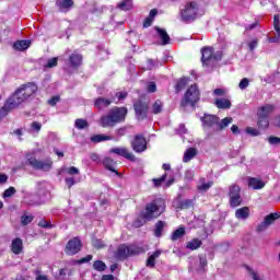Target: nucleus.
Instances as JSON below:
<instances>
[{"label":"nucleus","mask_w":280,"mask_h":280,"mask_svg":"<svg viewBox=\"0 0 280 280\" xmlns=\"http://www.w3.org/2000/svg\"><path fill=\"white\" fill-rule=\"evenodd\" d=\"M38 91V86L35 83H26L15 90V92L7 100L4 106L0 109V121L8 117L10 110L19 108L21 104H25Z\"/></svg>","instance_id":"obj_1"},{"label":"nucleus","mask_w":280,"mask_h":280,"mask_svg":"<svg viewBox=\"0 0 280 280\" xmlns=\"http://www.w3.org/2000/svg\"><path fill=\"white\" fill-rule=\"evenodd\" d=\"M126 115H128V108L126 107H114L107 115L101 117L102 128H113L116 124L126 121Z\"/></svg>","instance_id":"obj_2"},{"label":"nucleus","mask_w":280,"mask_h":280,"mask_svg":"<svg viewBox=\"0 0 280 280\" xmlns=\"http://www.w3.org/2000/svg\"><path fill=\"white\" fill-rule=\"evenodd\" d=\"M205 11L196 1L187 2L185 8L180 11V19L184 23H192L198 16H202Z\"/></svg>","instance_id":"obj_3"},{"label":"nucleus","mask_w":280,"mask_h":280,"mask_svg":"<svg viewBox=\"0 0 280 280\" xmlns=\"http://www.w3.org/2000/svg\"><path fill=\"white\" fill-rule=\"evenodd\" d=\"M25 165H28L38 172H51V168L54 167V161H51V159L38 160L36 156H34V154L26 153Z\"/></svg>","instance_id":"obj_4"},{"label":"nucleus","mask_w":280,"mask_h":280,"mask_svg":"<svg viewBox=\"0 0 280 280\" xmlns=\"http://www.w3.org/2000/svg\"><path fill=\"white\" fill-rule=\"evenodd\" d=\"M198 102H200V90L198 89L197 84H192L185 92L180 106L182 108H186V106L196 108V104H198Z\"/></svg>","instance_id":"obj_5"},{"label":"nucleus","mask_w":280,"mask_h":280,"mask_svg":"<svg viewBox=\"0 0 280 280\" xmlns=\"http://www.w3.org/2000/svg\"><path fill=\"white\" fill-rule=\"evenodd\" d=\"M202 128L206 132H218L219 117L215 115L205 114L201 118Z\"/></svg>","instance_id":"obj_6"},{"label":"nucleus","mask_w":280,"mask_h":280,"mask_svg":"<svg viewBox=\"0 0 280 280\" xmlns=\"http://www.w3.org/2000/svg\"><path fill=\"white\" fill-rule=\"evenodd\" d=\"M161 213H163V209L161 210V207H159L156 202H151L145 206V209L142 212V218L150 222L151 220L159 218Z\"/></svg>","instance_id":"obj_7"},{"label":"nucleus","mask_w":280,"mask_h":280,"mask_svg":"<svg viewBox=\"0 0 280 280\" xmlns=\"http://www.w3.org/2000/svg\"><path fill=\"white\" fill-rule=\"evenodd\" d=\"M242 188H240L238 185H231L230 186V205L231 207H240L242 205V195H241Z\"/></svg>","instance_id":"obj_8"},{"label":"nucleus","mask_w":280,"mask_h":280,"mask_svg":"<svg viewBox=\"0 0 280 280\" xmlns=\"http://www.w3.org/2000/svg\"><path fill=\"white\" fill-rule=\"evenodd\" d=\"M131 148L137 153L145 152V150H148V142L143 136L138 135L132 140Z\"/></svg>","instance_id":"obj_9"},{"label":"nucleus","mask_w":280,"mask_h":280,"mask_svg":"<svg viewBox=\"0 0 280 280\" xmlns=\"http://www.w3.org/2000/svg\"><path fill=\"white\" fill-rule=\"evenodd\" d=\"M81 249H82V242L78 237L70 240L66 245L67 255H78V253H80Z\"/></svg>","instance_id":"obj_10"},{"label":"nucleus","mask_w":280,"mask_h":280,"mask_svg":"<svg viewBox=\"0 0 280 280\" xmlns=\"http://www.w3.org/2000/svg\"><path fill=\"white\" fill-rule=\"evenodd\" d=\"M137 119H145L148 117V103L138 101L133 104Z\"/></svg>","instance_id":"obj_11"},{"label":"nucleus","mask_w":280,"mask_h":280,"mask_svg":"<svg viewBox=\"0 0 280 280\" xmlns=\"http://www.w3.org/2000/svg\"><path fill=\"white\" fill-rule=\"evenodd\" d=\"M112 154H117V156H122L124 159H127L128 161H136L135 154H132L128 149L124 147H117L109 150Z\"/></svg>","instance_id":"obj_12"},{"label":"nucleus","mask_w":280,"mask_h":280,"mask_svg":"<svg viewBox=\"0 0 280 280\" xmlns=\"http://www.w3.org/2000/svg\"><path fill=\"white\" fill-rule=\"evenodd\" d=\"M280 215L279 213H271L269 215H267L264 220V222H261L258 228L257 231L258 233H262V231H266V229H268V226H270V224L275 223V220H279Z\"/></svg>","instance_id":"obj_13"},{"label":"nucleus","mask_w":280,"mask_h":280,"mask_svg":"<svg viewBox=\"0 0 280 280\" xmlns=\"http://www.w3.org/2000/svg\"><path fill=\"white\" fill-rule=\"evenodd\" d=\"M201 61L206 66L213 65V48L212 47H203L201 49Z\"/></svg>","instance_id":"obj_14"},{"label":"nucleus","mask_w":280,"mask_h":280,"mask_svg":"<svg viewBox=\"0 0 280 280\" xmlns=\"http://www.w3.org/2000/svg\"><path fill=\"white\" fill-rule=\"evenodd\" d=\"M113 102H115V97H112V98L97 97L96 100H94V106L98 110H104V108H108L113 104Z\"/></svg>","instance_id":"obj_15"},{"label":"nucleus","mask_w":280,"mask_h":280,"mask_svg":"<svg viewBox=\"0 0 280 280\" xmlns=\"http://www.w3.org/2000/svg\"><path fill=\"white\" fill-rule=\"evenodd\" d=\"M114 257L119 261H124V259H128L130 257V253L127 245L118 246L117 250L114 254Z\"/></svg>","instance_id":"obj_16"},{"label":"nucleus","mask_w":280,"mask_h":280,"mask_svg":"<svg viewBox=\"0 0 280 280\" xmlns=\"http://www.w3.org/2000/svg\"><path fill=\"white\" fill-rule=\"evenodd\" d=\"M213 187V182H207L205 177L199 178L197 190L199 194H206L207 190Z\"/></svg>","instance_id":"obj_17"},{"label":"nucleus","mask_w":280,"mask_h":280,"mask_svg":"<svg viewBox=\"0 0 280 280\" xmlns=\"http://www.w3.org/2000/svg\"><path fill=\"white\" fill-rule=\"evenodd\" d=\"M248 187H250L252 189H264V187H266V183L260 178L249 177Z\"/></svg>","instance_id":"obj_18"},{"label":"nucleus","mask_w":280,"mask_h":280,"mask_svg":"<svg viewBox=\"0 0 280 280\" xmlns=\"http://www.w3.org/2000/svg\"><path fill=\"white\" fill-rule=\"evenodd\" d=\"M11 250L14 255H21L23 253V240L14 238L11 243Z\"/></svg>","instance_id":"obj_19"},{"label":"nucleus","mask_w":280,"mask_h":280,"mask_svg":"<svg viewBox=\"0 0 280 280\" xmlns=\"http://www.w3.org/2000/svg\"><path fill=\"white\" fill-rule=\"evenodd\" d=\"M69 62H70V67H72V69H78V67H80L82 65V55H80L78 52L71 54L69 57Z\"/></svg>","instance_id":"obj_20"},{"label":"nucleus","mask_w":280,"mask_h":280,"mask_svg":"<svg viewBox=\"0 0 280 280\" xmlns=\"http://www.w3.org/2000/svg\"><path fill=\"white\" fill-rule=\"evenodd\" d=\"M56 5L59 8L60 12H68L73 8V0H57Z\"/></svg>","instance_id":"obj_21"},{"label":"nucleus","mask_w":280,"mask_h":280,"mask_svg":"<svg viewBox=\"0 0 280 280\" xmlns=\"http://www.w3.org/2000/svg\"><path fill=\"white\" fill-rule=\"evenodd\" d=\"M214 104L217 108H220L221 110H229V108H231V100L229 98H217Z\"/></svg>","instance_id":"obj_22"},{"label":"nucleus","mask_w":280,"mask_h":280,"mask_svg":"<svg viewBox=\"0 0 280 280\" xmlns=\"http://www.w3.org/2000/svg\"><path fill=\"white\" fill-rule=\"evenodd\" d=\"M155 31L158 32V35L162 40V45H170L171 38H170V35L167 34V31L159 26H155Z\"/></svg>","instance_id":"obj_23"},{"label":"nucleus","mask_w":280,"mask_h":280,"mask_svg":"<svg viewBox=\"0 0 280 280\" xmlns=\"http://www.w3.org/2000/svg\"><path fill=\"white\" fill-rule=\"evenodd\" d=\"M272 110H275V106L267 104L258 109L257 115H258V117H267L268 118L270 116V113H272Z\"/></svg>","instance_id":"obj_24"},{"label":"nucleus","mask_w":280,"mask_h":280,"mask_svg":"<svg viewBox=\"0 0 280 280\" xmlns=\"http://www.w3.org/2000/svg\"><path fill=\"white\" fill-rule=\"evenodd\" d=\"M30 45H32L31 40H18L13 44L14 49H16V51H25V49H30Z\"/></svg>","instance_id":"obj_25"},{"label":"nucleus","mask_w":280,"mask_h":280,"mask_svg":"<svg viewBox=\"0 0 280 280\" xmlns=\"http://www.w3.org/2000/svg\"><path fill=\"white\" fill-rule=\"evenodd\" d=\"M235 215L237 220H247V218L250 215V210L248 207L240 208L235 211Z\"/></svg>","instance_id":"obj_26"},{"label":"nucleus","mask_w":280,"mask_h":280,"mask_svg":"<svg viewBox=\"0 0 280 280\" xmlns=\"http://www.w3.org/2000/svg\"><path fill=\"white\" fill-rule=\"evenodd\" d=\"M230 124H233V118L225 117L222 120H220V118H219L218 124H217V132H220V130H224V128H228V126Z\"/></svg>","instance_id":"obj_27"},{"label":"nucleus","mask_w":280,"mask_h":280,"mask_svg":"<svg viewBox=\"0 0 280 280\" xmlns=\"http://www.w3.org/2000/svg\"><path fill=\"white\" fill-rule=\"evenodd\" d=\"M159 257H161L160 249L155 250L151 256H149V258L147 260V266L149 268H154V266L156 265V259H159Z\"/></svg>","instance_id":"obj_28"},{"label":"nucleus","mask_w":280,"mask_h":280,"mask_svg":"<svg viewBox=\"0 0 280 280\" xmlns=\"http://www.w3.org/2000/svg\"><path fill=\"white\" fill-rule=\"evenodd\" d=\"M198 154V151L195 148H189L185 151L183 162L184 163H189L191 159H194Z\"/></svg>","instance_id":"obj_29"},{"label":"nucleus","mask_w":280,"mask_h":280,"mask_svg":"<svg viewBox=\"0 0 280 280\" xmlns=\"http://www.w3.org/2000/svg\"><path fill=\"white\" fill-rule=\"evenodd\" d=\"M200 246H202V241L200 238H192L186 244V248H188V250H198Z\"/></svg>","instance_id":"obj_30"},{"label":"nucleus","mask_w":280,"mask_h":280,"mask_svg":"<svg viewBox=\"0 0 280 280\" xmlns=\"http://www.w3.org/2000/svg\"><path fill=\"white\" fill-rule=\"evenodd\" d=\"M92 143H102L103 141H113L112 136L106 135H95L91 137Z\"/></svg>","instance_id":"obj_31"},{"label":"nucleus","mask_w":280,"mask_h":280,"mask_svg":"<svg viewBox=\"0 0 280 280\" xmlns=\"http://www.w3.org/2000/svg\"><path fill=\"white\" fill-rule=\"evenodd\" d=\"M117 8L122 12H128V10H132L133 8L132 0H122L117 4Z\"/></svg>","instance_id":"obj_32"},{"label":"nucleus","mask_w":280,"mask_h":280,"mask_svg":"<svg viewBox=\"0 0 280 280\" xmlns=\"http://www.w3.org/2000/svg\"><path fill=\"white\" fill-rule=\"evenodd\" d=\"M129 257L132 255H141V253H145V248L139 245H130L128 246Z\"/></svg>","instance_id":"obj_33"},{"label":"nucleus","mask_w":280,"mask_h":280,"mask_svg":"<svg viewBox=\"0 0 280 280\" xmlns=\"http://www.w3.org/2000/svg\"><path fill=\"white\" fill-rule=\"evenodd\" d=\"M180 237H185V228H179L175 230L171 235L172 242H176L180 240Z\"/></svg>","instance_id":"obj_34"},{"label":"nucleus","mask_w":280,"mask_h":280,"mask_svg":"<svg viewBox=\"0 0 280 280\" xmlns=\"http://www.w3.org/2000/svg\"><path fill=\"white\" fill-rule=\"evenodd\" d=\"M103 165L106 167V170H109V172H117L115 171V160L110 158H105L103 160Z\"/></svg>","instance_id":"obj_35"},{"label":"nucleus","mask_w":280,"mask_h":280,"mask_svg":"<svg viewBox=\"0 0 280 280\" xmlns=\"http://www.w3.org/2000/svg\"><path fill=\"white\" fill-rule=\"evenodd\" d=\"M163 229H165V222L158 221L155 223V230H154L155 237H161L163 235Z\"/></svg>","instance_id":"obj_36"},{"label":"nucleus","mask_w":280,"mask_h":280,"mask_svg":"<svg viewBox=\"0 0 280 280\" xmlns=\"http://www.w3.org/2000/svg\"><path fill=\"white\" fill-rule=\"evenodd\" d=\"M152 113L153 115H159L163 113V102L161 100H156L152 105Z\"/></svg>","instance_id":"obj_37"},{"label":"nucleus","mask_w":280,"mask_h":280,"mask_svg":"<svg viewBox=\"0 0 280 280\" xmlns=\"http://www.w3.org/2000/svg\"><path fill=\"white\" fill-rule=\"evenodd\" d=\"M187 84H189V78H182L175 86L176 93H180V91H183Z\"/></svg>","instance_id":"obj_38"},{"label":"nucleus","mask_w":280,"mask_h":280,"mask_svg":"<svg viewBox=\"0 0 280 280\" xmlns=\"http://www.w3.org/2000/svg\"><path fill=\"white\" fill-rule=\"evenodd\" d=\"M268 126H270V121L268 120V118L264 116H258V128H260L261 130H266Z\"/></svg>","instance_id":"obj_39"},{"label":"nucleus","mask_w":280,"mask_h":280,"mask_svg":"<svg viewBox=\"0 0 280 280\" xmlns=\"http://www.w3.org/2000/svg\"><path fill=\"white\" fill-rule=\"evenodd\" d=\"M248 272L252 280H266V276H264V273H259L253 269H248Z\"/></svg>","instance_id":"obj_40"},{"label":"nucleus","mask_w":280,"mask_h":280,"mask_svg":"<svg viewBox=\"0 0 280 280\" xmlns=\"http://www.w3.org/2000/svg\"><path fill=\"white\" fill-rule=\"evenodd\" d=\"M94 270H97V272H104L106 270V264L102 260H96L93 264Z\"/></svg>","instance_id":"obj_41"},{"label":"nucleus","mask_w":280,"mask_h":280,"mask_svg":"<svg viewBox=\"0 0 280 280\" xmlns=\"http://www.w3.org/2000/svg\"><path fill=\"white\" fill-rule=\"evenodd\" d=\"M34 221V215L31 214H23L21 217V224L23 226H27V224H32V222Z\"/></svg>","instance_id":"obj_42"},{"label":"nucleus","mask_w":280,"mask_h":280,"mask_svg":"<svg viewBox=\"0 0 280 280\" xmlns=\"http://www.w3.org/2000/svg\"><path fill=\"white\" fill-rule=\"evenodd\" d=\"M74 126L78 128V130H84V128H89V122L82 118H79L75 120Z\"/></svg>","instance_id":"obj_43"},{"label":"nucleus","mask_w":280,"mask_h":280,"mask_svg":"<svg viewBox=\"0 0 280 280\" xmlns=\"http://www.w3.org/2000/svg\"><path fill=\"white\" fill-rule=\"evenodd\" d=\"M46 69H54V67H58V58L54 57L47 60L45 65Z\"/></svg>","instance_id":"obj_44"},{"label":"nucleus","mask_w":280,"mask_h":280,"mask_svg":"<svg viewBox=\"0 0 280 280\" xmlns=\"http://www.w3.org/2000/svg\"><path fill=\"white\" fill-rule=\"evenodd\" d=\"M279 25H280V15L276 14L273 16V27H275L277 34L280 36V26Z\"/></svg>","instance_id":"obj_45"},{"label":"nucleus","mask_w":280,"mask_h":280,"mask_svg":"<svg viewBox=\"0 0 280 280\" xmlns=\"http://www.w3.org/2000/svg\"><path fill=\"white\" fill-rule=\"evenodd\" d=\"M165 178H167V174L162 175L160 178L153 179L154 187H161V185L165 183Z\"/></svg>","instance_id":"obj_46"},{"label":"nucleus","mask_w":280,"mask_h":280,"mask_svg":"<svg viewBox=\"0 0 280 280\" xmlns=\"http://www.w3.org/2000/svg\"><path fill=\"white\" fill-rule=\"evenodd\" d=\"M16 194V189L14 187H9L7 190L3 192V198H12Z\"/></svg>","instance_id":"obj_47"},{"label":"nucleus","mask_w":280,"mask_h":280,"mask_svg":"<svg viewBox=\"0 0 280 280\" xmlns=\"http://www.w3.org/2000/svg\"><path fill=\"white\" fill-rule=\"evenodd\" d=\"M92 244L94 248H104V246H106V243L100 238H93Z\"/></svg>","instance_id":"obj_48"},{"label":"nucleus","mask_w":280,"mask_h":280,"mask_svg":"<svg viewBox=\"0 0 280 280\" xmlns=\"http://www.w3.org/2000/svg\"><path fill=\"white\" fill-rule=\"evenodd\" d=\"M40 128H43V125L38 121H33L31 124V131L32 132H40Z\"/></svg>","instance_id":"obj_49"},{"label":"nucleus","mask_w":280,"mask_h":280,"mask_svg":"<svg viewBox=\"0 0 280 280\" xmlns=\"http://www.w3.org/2000/svg\"><path fill=\"white\" fill-rule=\"evenodd\" d=\"M128 132V129L126 127H120L116 130V137L117 139H121V137H126V133Z\"/></svg>","instance_id":"obj_50"},{"label":"nucleus","mask_w":280,"mask_h":280,"mask_svg":"<svg viewBox=\"0 0 280 280\" xmlns=\"http://www.w3.org/2000/svg\"><path fill=\"white\" fill-rule=\"evenodd\" d=\"M190 207H194V201L190 199L180 202V209H190Z\"/></svg>","instance_id":"obj_51"},{"label":"nucleus","mask_w":280,"mask_h":280,"mask_svg":"<svg viewBox=\"0 0 280 280\" xmlns=\"http://www.w3.org/2000/svg\"><path fill=\"white\" fill-rule=\"evenodd\" d=\"M250 84V81L248 80V78H244L240 84L238 88L241 89V91H244L245 89H248V85Z\"/></svg>","instance_id":"obj_52"},{"label":"nucleus","mask_w":280,"mask_h":280,"mask_svg":"<svg viewBox=\"0 0 280 280\" xmlns=\"http://www.w3.org/2000/svg\"><path fill=\"white\" fill-rule=\"evenodd\" d=\"M38 226H40L42 229H54V225L47 220H40L38 222Z\"/></svg>","instance_id":"obj_53"},{"label":"nucleus","mask_w":280,"mask_h":280,"mask_svg":"<svg viewBox=\"0 0 280 280\" xmlns=\"http://www.w3.org/2000/svg\"><path fill=\"white\" fill-rule=\"evenodd\" d=\"M218 60H222V50H218L217 52H212V65L218 62Z\"/></svg>","instance_id":"obj_54"},{"label":"nucleus","mask_w":280,"mask_h":280,"mask_svg":"<svg viewBox=\"0 0 280 280\" xmlns=\"http://www.w3.org/2000/svg\"><path fill=\"white\" fill-rule=\"evenodd\" d=\"M246 133L250 135L252 137H259V131L253 127H247Z\"/></svg>","instance_id":"obj_55"},{"label":"nucleus","mask_w":280,"mask_h":280,"mask_svg":"<svg viewBox=\"0 0 280 280\" xmlns=\"http://www.w3.org/2000/svg\"><path fill=\"white\" fill-rule=\"evenodd\" d=\"M147 91H148V93H156V83L155 82H149L147 84Z\"/></svg>","instance_id":"obj_56"},{"label":"nucleus","mask_w":280,"mask_h":280,"mask_svg":"<svg viewBox=\"0 0 280 280\" xmlns=\"http://www.w3.org/2000/svg\"><path fill=\"white\" fill-rule=\"evenodd\" d=\"M115 96L117 97L118 102H121L128 97V92H116Z\"/></svg>","instance_id":"obj_57"},{"label":"nucleus","mask_w":280,"mask_h":280,"mask_svg":"<svg viewBox=\"0 0 280 280\" xmlns=\"http://www.w3.org/2000/svg\"><path fill=\"white\" fill-rule=\"evenodd\" d=\"M67 174H70V176H73L75 174H80V170L75 166H71L67 168Z\"/></svg>","instance_id":"obj_58"},{"label":"nucleus","mask_w":280,"mask_h":280,"mask_svg":"<svg viewBox=\"0 0 280 280\" xmlns=\"http://www.w3.org/2000/svg\"><path fill=\"white\" fill-rule=\"evenodd\" d=\"M268 141H269L270 145H279L280 138L279 137H269Z\"/></svg>","instance_id":"obj_59"},{"label":"nucleus","mask_w":280,"mask_h":280,"mask_svg":"<svg viewBox=\"0 0 280 280\" xmlns=\"http://www.w3.org/2000/svg\"><path fill=\"white\" fill-rule=\"evenodd\" d=\"M258 43H259V40H257V39H253L252 42H249V44H248L249 51H255Z\"/></svg>","instance_id":"obj_60"},{"label":"nucleus","mask_w":280,"mask_h":280,"mask_svg":"<svg viewBox=\"0 0 280 280\" xmlns=\"http://www.w3.org/2000/svg\"><path fill=\"white\" fill-rule=\"evenodd\" d=\"M59 102H60V96H52L50 100H48V104L50 106H56V104Z\"/></svg>","instance_id":"obj_61"},{"label":"nucleus","mask_w":280,"mask_h":280,"mask_svg":"<svg viewBox=\"0 0 280 280\" xmlns=\"http://www.w3.org/2000/svg\"><path fill=\"white\" fill-rule=\"evenodd\" d=\"M66 185H67V187H69V189H71V187H73V185H75V179L73 177H67Z\"/></svg>","instance_id":"obj_62"},{"label":"nucleus","mask_w":280,"mask_h":280,"mask_svg":"<svg viewBox=\"0 0 280 280\" xmlns=\"http://www.w3.org/2000/svg\"><path fill=\"white\" fill-rule=\"evenodd\" d=\"M200 268H205L207 266V256H199Z\"/></svg>","instance_id":"obj_63"},{"label":"nucleus","mask_w":280,"mask_h":280,"mask_svg":"<svg viewBox=\"0 0 280 280\" xmlns=\"http://www.w3.org/2000/svg\"><path fill=\"white\" fill-rule=\"evenodd\" d=\"M154 20L152 18H147L143 22V27H150Z\"/></svg>","instance_id":"obj_64"}]
</instances>
